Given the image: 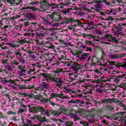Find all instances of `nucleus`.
<instances>
[{
    "label": "nucleus",
    "instance_id": "1",
    "mask_svg": "<svg viewBox=\"0 0 126 126\" xmlns=\"http://www.w3.org/2000/svg\"><path fill=\"white\" fill-rule=\"evenodd\" d=\"M44 77H45V79L47 80H49V79H51V80H54L56 83H55V87H59L61 88L63 85V81L62 80L61 78H56L54 79V78L49 76L48 74H43Z\"/></svg>",
    "mask_w": 126,
    "mask_h": 126
},
{
    "label": "nucleus",
    "instance_id": "2",
    "mask_svg": "<svg viewBox=\"0 0 126 126\" xmlns=\"http://www.w3.org/2000/svg\"><path fill=\"white\" fill-rule=\"evenodd\" d=\"M109 80H110V79L108 78V77L103 76L97 80H94L93 81V83H102L103 82L109 81Z\"/></svg>",
    "mask_w": 126,
    "mask_h": 126
},
{
    "label": "nucleus",
    "instance_id": "3",
    "mask_svg": "<svg viewBox=\"0 0 126 126\" xmlns=\"http://www.w3.org/2000/svg\"><path fill=\"white\" fill-rule=\"evenodd\" d=\"M105 38L109 42H113V43H116V44H118V40H117L116 37H114L113 35L111 34H106Z\"/></svg>",
    "mask_w": 126,
    "mask_h": 126
},
{
    "label": "nucleus",
    "instance_id": "4",
    "mask_svg": "<svg viewBox=\"0 0 126 126\" xmlns=\"http://www.w3.org/2000/svg\"><path fill=\"white\" fill-rule=\"evenodd\" d=\"M71 68H72V71H74L75 73H76V72L78 71V69L80 68V64L76 63H73L71 66Z\"/></svg>",
    "mask_w": 126,
    "mask_h": 126
},
{
    "label": "nucleus",
    "instance_id": "5",
    "mask_svg": "<svg viewBox=\"0 0 126 126\" xmlns=\"http://www.w3.org/2000/svg\"><path fill=\"white\" fill-rule=\"evenodd\" d=\"M4 82H7L8 83H11V84H13L14 83H16V82H19V83H21V82L22 81V79H10V80H7L4 79Z\"/></svg>",
    "mask_w": 126,
    "mask_h": 126
},
{
    "label": "nucleus",
    "instance_id": "6",
    "mask_svg": "<svg viewBox=\"0 0 126 126\" xmlns=\"http://www.w3.org/2000/svg\"><path fill=\"white\" fill-rule=\"evenodd\" d=\"M126 53L121 54H114V55H110L109 59H121L123 58V57H126Z\"/></svg>",
    "mask_w": 126,
    "mask_h": 126
},
{
    "label": "nucleus",
    "instance_id": "7",
    "mask_svg": "<svg viewBox=\"0 0 126 126\" xmlns=\"http://www.w3.org/2000/svg\"><path fill=\"white\" fill-rule=\"evenodd\" d=\"M122 29L123 28H117V27H114L112 30L114 32V34H116V36H118V35H120L121 33H122Z\"/></svg>",
    "mask_w": 126,
    "mask_h": 126
},
{
    "label": "nucleus",
    "instance_id": "8",
    "mask_svg": "<svg viewBox=\"0 0 126 126\" xmlns=\"http://www.w3.org/2000/svg\"><path fill=\"white\" fill-rule=\"evenodd\" d=\"M78 57L80 61H84V60H86L87 58L89 57V54H82L81 55H79L78 56Z\"/></svg>",
    "mask_w": 126,
    "mask_h": 126
},
{
    "label": "nucleus",
    "instance_id": "9",
    "mask_svg": "<svg viewBox=\"0 0 126 126\" xmlns=\"http://www.w3.org/2000/svg\"><path fill=\"white\" fill-rule=\"evenodd\" d=\"M49 87V85L46 83V82H43L41 84V86L37 88L38 90L42 91L45 88H48Z\"/></svg>",
    "mask_w": 126,
    "mask_h": 126
},
{
    "label": "nucleus",
    "instance_id": "10",
    "mask_svg": "<svg viewBox=\"0 0 126 126\" xmlns=\"http://www.w3.org/2000/svg\"><path fill=\"white\" fill-rule=\"evenodd\" d=\"M35 99H36V100H39V101H41V102H47V101H48V99L45 98L40 94L37 95L35 96Z\"/></svg>",
    "mask_w": 126,
    "mask_h": 126
},
{
    "label": "nucleus",
    "instance_id": "11",
    "mask_svg": "<svg viewBox=\"0 0 126 126\" xmlns=\"http://www.w3.org/2000/svg\"><path fill=\"white\" fill-rule=\"evenodd\" d=\"M44 45L46 48H48V49H54L55 47L54 45L52 44L50 41H45L44 43Z\"/></svg>",
    "mask_w": 126,
    "mask_h": 126
},
{
    "label": "nucleus",
    "instance_id": "12",
    "mask_svg": "<svg viewBox=\"0 0 126 126\" xmlns=\"http://www.w3.org/2000/svg\"><path fill=\"white\" fill-rule=\"evenodd\" d=\"M50 113L54 116V117H55V118L59 117L60 115H62V112H59L56 110H51Z\"/></svg>",
    "mask_w": 126,
    "mask_h": 126
},
{
    "label": "nucleus",
    "instance_id": "13",
    "mask_svg": "<svg viewBox=\"0 0 126 126\" xmlns=\"http://www.w3.org/2000/svg\"><path fill=\"white\" fill-rule=\"evenodd\" d=\"M34 71H35V67H32L28 71V74H30L31 75H34L36 74V73Z\"/></svg>",
    "mask_w": 126,
    "mask_h": 126
},
{
    "label": "nucleus",
    "instance_id": "14",
    "mask_svg": "<svg viewBox=\"0 0 126 126\" xmlns=\"http://www.w3.org/2000/svg\"><path fill=\"white\" fill-rule=\"evenodd\" d=\"M14 53L16 57H21V56H22V52H21V51L19 50V49L16 50Z\"/></svg>",
    "mask_w": 126,
    "mask_h": 126
},
{
    "label": "nucleus",
    "instance_id": "15",
    "mask_svg": "<svg viewBox=\"0 0 126 126\" xmlns=\"http://www.w3.org/2000/svg\"><path fill=\"white\" fill-rule=\"evenodd\" d=\"M117 67H125L126 68V62L122 63H118L116 65Z\"/></svg>",
    "mask_w": 126,
    "mask_h": 126
},
{
    "label": "nucleus",
    "instance_id": "16",
    "mask_svg": "<svg viewBox=\"0 0 126 126\" xmlns=\"http://www.w3.org/2000/svg\"><path fill=\"white\" fill-rule=\"evenodd\" d=\"M33 122L29 119L27 120V123H24L23 126H31Z\"/></svg>",
    "mask_w": 126,
    "mask_h": 126
},
{
    "label": "nucleus",
    "instance_id": "17",
    "mask_svg": "<svg viewBox=\"0 0 126 126\" xmlns=\"http://www.w3.org/2000/svg\"><path fill=\"white\" fill-rule=\"evenodd\" d=\"M26 72V70L25 69L21 68V70L18 72V73L20 76H21L22 75H25Z\"/></svg>",
    "mask_w": 126,
    "mask_h": 126
},
{
    "label": "nucleus",
    "instance_id": "18",
    "mask_svg": "<svg viewBox=\"0 0 126 126\" xmlns=\"http://www.w3.org/2000/svg\"><path fill=\"white\" fill-rule=\"evenodd\" d=\"M115 99L114 98L107 99L102 100L103 103H113Z\"/></svg>",
    "mask_w": 126,
    "mask_h": 126
},
{
    "label": "nucleus",
    "instance_id": "19",
    "mask_svg": "<svg viewBox=\"0 0 126 126\" xmlns=\"http://www.w3.org/2000/svg\"><path fill=\"white\" fill-rule=\"evenodd\" d=\"M42 37H45V34L44 33H36V39H42Z\"/></svg>",
    "mask_w": 126,
    "mask_h": 126
},
{
    "label": "nucleus",
    "instance_id": "20",
    "mask_svg": "<svg viewBox=\"0 0 126 126\" xmlns=\"http://www.w3.org/2000/svg\"><path fill=\"white\" fill-rule=\"evenodd\" d=\"M63 88L64 89V91H63V92H64L65 93H70V92H71V90L69 89L68 88H67V87H63Z\"/></svg>",
    "mask_w": 126,
    "mask_h": 126
},
{
    "label": "nucleus",
    "instance_id": "21",
    "mask_svg": "<svg viewBox=\"0 0 126 126\" xmlns=\"http://www.w3.org/2000/svg\"><path fill=\"white\" fill-rule=\"evenodd\" d=\"M58 121L60 122V123H66L67 122L68 120L67 118H66V117H63L62 119H59Z\"/></svg>",
    "mask_w": 126,
    "mask_h": 126
},
{
    "label": "nucleus",
    "instance_id": "22",
    "mask_svg": "<svg viewBox=\"0 0 126 126\" xmlns=\"http://www.w3.org/2000/svg\"><path fill=\"white\" fill-rule=\"evenodd\" d=\"M37 118L38 121L39 122H45L46 121V117H41L40 116H35Z\"/></svg>",
    "mask_w": 126,
    "mask_h": 126
},
{
    "label": "nucleus",
    "instance_id": "23",
    "mask_svg": "<svg viewBox=\"0 0 126 126\" xmlns=\"http://www.w3.org/2000/svg\"><path fill=\"white\" fill-rule=\"evenodd\" d=\"M11 87L12 88V89H14V90H18L19 88H20V85L15 84L14 86H11Z\"/></svg>",
    "mask_w": 126,
    "mask_h": 126
},
{
    "label": "nucleus",
    "instance_id": "24",
    "mask_svg": "<svg viewBox=\"0 0 126 126\" xmlns=\"http://www.w3.org/2000/svg\"><path fill=\"white\" fill-rule=\"evenodd\" d=\"M38 110L39 111V112H41L42 115H45V114H46V110H45L42 107H38Z\"/></svg>",
    "mask_w": 126,
    "mask_h": 126
},
{
    "label": "nucleus",
    "instance_id": "25",
    "mask_svg": "<svg viewBox=\"0 0 126 126\" xmlns=\"http://www.w3.org/2000/svg\"><path fill=\"white\" fill-rule=\"evenodd\" d=\"M74 14H76L77 16H82V15H84V13L81 11H76V12L73 13Z\"/></svg>",
    "mask_w": 126,
    "mask_h": 126
},
{
    "label": "nucleus",
    "instance_id": "26",
    "mask_svg": "<svg viewBox=\"0 0 126 126\" xmlns=\"http://www.w3.org/2000/svg\"><path fill=\"white\" fill-rule=\"evenodd\" d=\"M71 10V8H67L63 10V14H68V13H69V11Z\"/></svg>",
    "mask_w": 126,
    "mask_h": 126
},
{
    "label": "nucleus",
    "instance_id": "27",
    "mask_svg": "<svg viewBox=\"0 0 126 126\" xmlns=\"http://www.w3.org/2000/svg\"><path fill=\"white\" fill-rule=\"evenodd\" d=\"M79 20H74L72 18H69L67 19V23H68V22H79Z\"/></svg>",
    "mask_w": 126,
    "mask_h": 126
},
{
    "label": "nucleus",
    "instance_id": "28",
    "mask_svg": "<svg viewBox=\"0 0 126 126\" xmlns=\"http://www.w3.org/2000/svg\"><path fill=\"white\" fill-rule=\"evenodd\" d=\"M115 63H116L115 62H112V61H108L109 64H110V65H111L110 67H109V69H111L114 68V67H113V65H115Z\"/></svg>",
    "mask_w": 126,
    "mask_h": 126
},
{
    "label": "nucleus",
    "instance_id": "29",
    "mask_svg": "<svg viewBox=\"0 0 126 126\" xmlns=\"http://www.w3.org/2000/svg\"><path fill=\"white\" fill-rule=\"evenodd\" d=\"M19 63H23V64L26 63V61L24 60V59L21 57H19Z\"/></svg>",
    "mask_w": 126,
    "mask_h": 126
},
{
    "label": "nucleus",
    "instance_id": "30",
    "mask_svg": "<svg viewBox=\"0 0 126 126\" xmlns=\"http://www.w3.org/2000/svg\"><path fill=\"white\" fill-rule=\"evenodd\" d=\"M17 95L19 97H25V96H26V94L25 93L19 92L17 93Z\"/></svg>",
    "mask_w": 126,
    "mask_h": 126
},
{
    "label": "nucleus",
    "instance_id": "31",
    "mask_svg": "<svg viewBox=\"0 0 126 126\" xmlns=\"http://www.w3.org/2000/svg\"><path fill=\"white\" fill-rule=\"evenodd\" d=\"M51 40H57L58 39V36L55 34H52L51 37L49 38Z\"/></svg>",
    "mask_w": 126,
    "mask_h": 126
},
{
    "label": "nucleus",
    "instance_id": "32",
    "mask_svg": "<svg viewBox=\"0 0 126 126\" xmlns=\"http://www.w3.org/2000/svg\"><path fill=\"white\" fill-rule=\"evenodd\" d=\"M83 38H86V37H91V38H94V36L91 34L83 33Z\"/></svg>",
    "mask_w": 126,
    "mask_h": 126
},
{
    "label": "nucleus",
    "instance_id": "33",
    "mask_svg": "<svg viewBox=\"0 0 126 126\" xmlns=\"http://www.w3.org/2000/svg\"><path fill=\"white\" fill-rule=\"evenodd\" d=\"M102 62L103 63V65L104 66H107L108 65V63H109V61L107 60L104 59L102 60Z\"/></svg>",
    "mask_w": 126,
    "mask_h": 126
},
{
    "label": "nucleus",
    "instance_id": "34",
    "mask_svg": "<svg viewBox=\"0 0 126 126\" xmlns=\"http://www.w3.org/2000/svg\"><path fill=\"white\" fill-rule=\"evenodd\" d=\"M13 1L15 3V5H18L19 3H20V2H22V0H14Z\"/></svg>",
    "mask_w": 126,
    "mask_h": 126
},
{
    "label": "nucleus",
    "instance_id": "35",
    "mask_svg": "<svg viewBox=\"0 0 126 126\" xmlns=\"http://www.w3.org/2000/svg\"><path fill=\"white\" fill-rule=\"evenodd\" d=\"M114 10L113 9H111L110 10L105 11L106 14H111V13H113Z\"/></svg>",
    "mask_w": 126,
    "mask_h": 126
},
{
    "label": "nucleus",
    "instance_id": "36",
    "mask_svg": "<svg viewBox=\"0 0 126 126\" xmlns=\"http://www.w3.org/2000/svg\"><path fill=\"white\" fill-rule=\"evenodd\" d=\"M58 60H59V61H61V60H63V58H64L63 55L62 54L58 55Z\"/></svg>",
    "mask_w": 126,
    "mask_h": 126
},
{
    "label": "nucleus",
    "instance_id": "37",
    "mask_svg": "<svg viewBox=\"0 0 126 126\" xmlns=\"http://www.w3.org/2000/svg\"><path fill=\"white\" fill-rule=\"evenodd\" d=\"M42 19L43 20V22L44 24H49V23H50V21H49L48 19L45 18H43Z\"/></svg>",
    "mask_w": 126,
    "mask_h": 126
},
{
    "label": "nucleus",
    "instance_id": "38",
    "mask_svg": "<svg viewBox=\"0 0 126 126\" xmlns=\"http://www.w3.org/2000/svg\"><path fill=\"white\" fill-rule=\"evenodd\" d=\"M25 9H32L33 10V11H35L36 10V9H35L34 7H32V6L26 7Z\"/></svg>",
    "mask_w": 126,
    "mask_h": 126
},
{
    "label": "nucleus",
    "instance_id": "39",
    "mask_svg": "<svg viewBox=\"0 0 126 126\" xmlns=\"http://www.w3.org/2000/svg\"><path fill=\"white\" fill-rule=\"evenodd\" d=\"M85 43L86 45H88V46H90L92 45V41H90L89 40H86L85 41Z\"/></svg>",
    "mask_w": 126,
    "mask_h": 126
},
{
    "label": "nucleus",
    "instance_id": "40",
    "mask_svg": "<svg viewBox=\"0 0 126 126\" xmlns=\"http://www.w3.org/2000/svg\"><path fill=\"white\" fill-rule=\"evenodd\" d=\"M34 66H37V67H41V64H40V63L39 62H37L35 64H33L32 67H34Z\"/></svg>",
    "mask_w": 126,
    "mask_h": 126
},
{
    "label": "nucleus",
    "instance_id": "41",
    "mask_svg": "<svg viewBox=\"0 0 126 126\" xmlns=\"http://www.w3.org/2000/svg\"><path fill=\"white\" fill-rule=\"evenodd\" d=\"M60 96L61 99H68V97L67 95H63V94H61Z\"/></svg>",
    "mask_w": 126,
    "mask_h": 126
},
{
    "label": "nucleus",
    "instance_id": "42",
    "mask_svg": "<svg viewBox=\"0 0 126 126\" xmlns=\"http://www.w3.org/2000/svg\"><path fill=\"white\" fill-rule=\"evenodd\" d=\"M73 125V123L72 122H66V126H72Z\"/></svg>",
    "mask_w": 126,
    "mask_h": 126
},
{
    "label": "nucleus",
    "instance_id": "43",
    "mask_svg": "<svg viewBox=\"0 0 126 126\" xmlns=\"http://www.w3.org/2000/svg\"><path fill=\"white\" fill-rule=\"evenodd\" d=\"M13 64H15V65H18V64H19V62H18L17 60H14L13 62Z\"/></svg>",
    "mask_w": 126,
    "mask_h": 126
},
{
    "label": "nucleus",
    "instance_id": "44",
    "mask_svg": "<svg viewBox=\"0 0 126 126\" xmlns=\"http://www.w3.org/2000/svg\"><path fill=\"white\" fill-rule=\"evenodd\" d=\"M60 63V62L58 61H55L54 63H52L51 64V65H57V64H59Z\"/></svg>",
    "mask_w": 126,
    "mask_h": 126
},
{
    "label": "nucleus",
    "instance_id": "45",
    "mask_svg": "<svg viewBox=\"0 0 126 126\" xmlns=\"http://www.w3.org/2000/svg\"><path fill=\"white\" fill-rule=\"evenodd\" d=\"M94 75H96V74H100V73H101V72L98 70H94Z\"/></svg>",
    "mask_w": 126,
    "mask_h": 126
},
{
    "label": "nucleus",
    "instance_id": "46",
    "mask_svg": "<svg viewBox=\"0 0 126 126\" xmlns=\"http://www.w3.org/2000/svg\"><path fill=\"white\" fill-rule=\"evenodd\" d=\"M23 112H24V110L23 109L19 108V109L18 110L19 114H22V113H23Z\"/></svg>",
    "mask_w": 126,
    "mask_h": 126
},
{
    "label": "nucleus",
    "instance_id": "47",
    "mask_svg": "<svg viewBox=\"0 0 126 126\" xmlns=\"http://www.w3.org/2000/svg\"><path fill=\"white\" fill-rule=\"evenodd\" d=\"M9 46H10V47H11V48H16V45L14 44L10 43L9 44Z\"/></svg>",
    "mask_w": 126,
    "mask_h": 126
},
{
    "label": "nucleus",
    "instance_id": "48",
    "mask_svg": "<svg viewBox=\"0 0 126 126\" xmlns=\"http://www.w3.org/2000/svg\"><path fill=\"white\" fill-rule=\"evenodd\" d=\"M114 82H115V83H119V82H120V77H118V78L115 79Z\"/></svg>",
    "mask_w": 126,
    "mask_h": 126
},
{
    "label": "nucleus",
    "instance_id": "49",
    "mask_svg": "<svg viewBox=\"0 0 126 126\" xmlns=\"http://www.w3.org/2000/svg\"><path fill=\"white\" fill-rule=\"evenodd\" d=\"M94 7L95 8H102V5L98 4L97 5H95Z\"/></svg>",
    "mask_w": 126,
    "mask_h": 126
},
{
    "label": "nucleus",
    "instance_id": "50",
    "mask_svg": "<svg viewBox=\"0 0 126 126\" xmlns=\"http://www.w3.org/2000/svg\"><path fill=\"white\" fill-rule=\"evenodd\" d=\"M32 113H38V110L35 107L33 108L32 110Z\"/></svg>",
    "mask_w": 126,
    "mask_h": 126
},
{
    "label": "nucleus",
    "instance_id": "51",
    "mask_svg": "<svg viewBox=\"0 0 126 126\" xmlns=\"http://www.w3.org/2000/svg\"><path fill=\"white\" fill-rule=\"evenodd\" d=\"M107 20H110V21H113V20H114V19H113V17H112L111 16H109L107 18Z\"/></svg>",
    "mask_w": 126,
    "mask_h": 126
},
{
    "label": "nucleus",
    "instance_id": "52",
    "mask_svg": "<svg viewBox=\"0 0 126 126\" xmlns=\"http://www.w3.org/2000/svg\"><path fill=\"white\" fill-rule=\"evenodd\" d=\"M45 115H46V116H47V117H50V113L49 112V111L48 110H45Z\"/></svg>",
    "mask_w": 126,
    "mask_h": 126
},
{
    "label": "nucleus",
    "instance_id": "53",
    "mask_svg": "<svg viewBox=\"0 0 126 126\" xmlns=\"http://www.w3.org/2000/svg\"><path fill=\"white\" fill-rule=\"evenodd\" d=\"M63 69H59L58 70L56 71V73L58 74V75H59V73H60V72H62V71H63Z\"/></svg>",
    "mask_w": 126,
    "mask_h": 126
},
{
    "label": "nucleus",
    "instance_id": "54",
    "mask_svg": "<svg viewBox=\"0 0 126 126\" xmlns=\"http://www.w3.org/2000/svg\"><path fill=\"white\" fill-rule=\"evenodd\" d=\"M48 16H49V17H50V18L52 19V21H54V15L49 14V15H48Z\"/></svg>",
    "mask_w": 126,
    "mask_h": 126
},
{
    "label": "nucleus",
    "instance_id": "55",
    "mask_svg": "<svg viewBox=\"0 0 126 126\" xmlns=\"http://www.w3.org/2000/svg\"><path fill=\"white\" fill-rule=\"evenodd\" d=\"M26 85H22V86H20V88H19V89H24V88H26Z\"/></svg>",
    "mask_w": 126,
    "mask_h": 126
},
{
    "label": "nucleus",
    "instance_id": "56",
    "mask_svg": "<svg viewBox=\"0 0 126 126\" xmlns=\"http://www.w3.org/2000/svg\"><path fill=\"white\" fill-rule=\"evenodd\" d=\"M9 3H10V4H12V5L13 6H15V3H14V1H13V2H11V1H10V2H9Z\"/></svg>",
    "mask_w": 126,
    "mask_h": 126
},
{
    "label": "nucleus",
    "instance_id": "57",
    "mask_svg": "<svg viewBox=\"0 0 126 126\" xmlns=\"http://www.w3.org/2000/svg\"><path fill=\"white\" fill-rule=\"evenodd\" d=\"M29 22H26L24 23V26L26 27V26H29Z\"/></svg>",
    "mask_w": 126,
    "mask_h": 126
},
{
    "label": "nucleus",
    "instance_id": "58",
    "mask_svg": "<svg viewBox=\"0 0 126 126\" xmlns=\"http://www.w3.org/2000/svg\"><path fill=\"white\" fill-rule=\"evenodd\" d=\"M62 111H63L64 112H67L68 110L65 108H62Z\"/></svg>",
    "mask_w": 126,
    "mask_h": 126
},
{
    "label": "nucleus",
    "instance_id": "59",
    "mask_svg": "<svg viewBox=\"0 0 126 126\" xmlns=\"http://www.w3.org/2000/svg\"><path fill=\"white\" fill-rule=\"evenodd\" d=\"M103 2H105L107 4V5H109L110 4V3H107V0H102Z\"/></svg>",
    "mask_w": 126,
    "mask_h": 126
},
{
    "label": "nucleus",
    "instance_id": "60",
    "mask_svg": "<svg viewBox=\"0 0 126 126\" xmlns=\"http://www.w3.org/2000/svg\"><path fill=\"white\" fill-rule=\"evenodd\" d=\"M49 6H55L56 4L52 3V4H49Z\"/></svg>",
    "mask_w": 126,
    "mask_h": 126
},
{
    "label": "nucleus",
    "instance_id": "61",
    "mask_svg": "<svg viewBox=\"0 0 126 126\" xmlns=\"http://www.w3.org/2000/svg\"><path fill=\"white\" fill-rule=\"evenodd\" d=\"M51 105H52V106H55L56 105V104L55 102H51Z\"/></svg>",
    "mask_w": 126,
    "mask_h": 126
},
{
    "label": "nucleus",
    "instance_id": "62",
    "mask_svg": "<svg viewBox=\"0 0 126 126\" xmlns=\"http://www.w3.org/2000/svg\"><path fill=\"white\" fill-rule=\"evenodd\" d=\"M86 51H90V52H91V49L90 47H87Z\"/></svg>",
    "mask_w": 126,
    "mask_h": 126
},
{
    "label": "nucleus",
    "instance_id": "63",
    "mask_svg": "<svg viewBox=\"0 0 126 126\" xmlns=\"http://www.w3.org/2000/svg\"><path fill=\"white\" fill-rule=\"evenodd\" d=\"M41 126V124L33 125V124H32V126Z\"/></svg>",
    "mask_w": 126,
    "mask_h": 126
},
{
    "label": "nucleus",
    "instance_id": "64",
    "mask_svg": "<svg viewBox=\"0 0 126 126\" xmlns=\"http://www.w3.org/2000/svg\"><path fill=\"white\" fill-rule=\"evenodd\" d=\"M84 125L86 126H89V125L88 124V123L87 122H85Z\"/></svg>",
    "mask_w": 126,
    "mask_h": 126
}]
</instances>
